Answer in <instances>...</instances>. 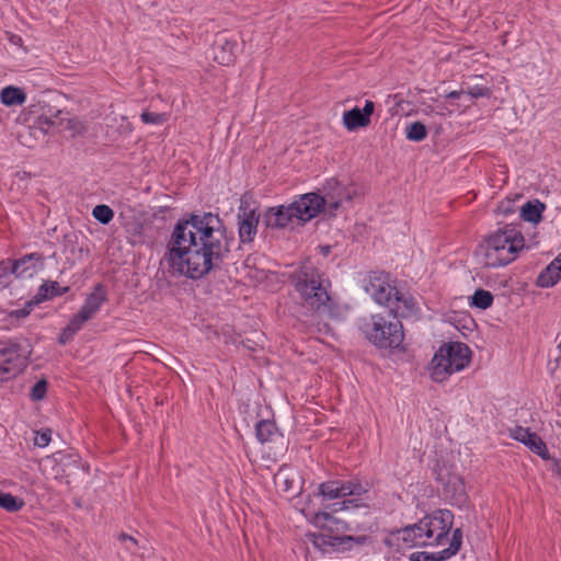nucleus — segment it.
I'll use <instances>...</instances> for the list:
<instances>
[{"label": "nucleus", "instance_id": "2eb2a0df", "mask_svg": "<svg viewBox=\"0 0 561 561\" xmlns=\"http://www.w3.org/2000/svg\"><path fill=\"white\" fill-rule=\"evenodd\" d=\"M375 111V103L366 100L364 107L360 110L355 106L343 114V124L347 130L353 131L358 128L367 127L370 124V116Z\"/></svg>", "mask_w": 561, "mask_h": 561}, {"label": "nucleus", "instance_id": "c03bdc74", "mask_svg": "<svg viewBox=\"0 0 561 561\" xmlns=\"http://www.w3.org/2000/svg\"><path fill=\"white\" fill-rule=\"evenodd\" d=\"M66 128L72 130L73 135H83L87 131L85 125L77 118L67 119Z\"/></svg>", "mask_w": 561, "mask_h": 561}, {"label": "nucleus", "instance_id": "ddd939ff", "mask_svg": "<svg viewBox=\"0 0 561 561\" xmlns=\"http://www.w3.org/2000/svg\"><path fill=\"white\" fill-rule=\"evenodd\" d=\"M318 494L328 500H335L346 496H360L367 489L357 481L331 480L319 484Z\"/></svg>", "mask_w": 561, "mask_h": 561}, {"label": "nucleus", "instance_id": "4468645a", "mask_svg": "<svg viewBox=\"0 0 561 561\" xmlns=\"http://www.w3.org/2000/svg\"><path fill=\"white\" fill-rule=\"evenodd\" d=\"M511 437L523 443L542 459L550 458L546 443L537 433L531 432L530 428L517 425L511 430Z\"/></svg>", "mask_w": 561, "mask_h": 561}, {"label": "nucleus", "instance_id": "5701e85b", "mask_svg": "<svg viewBox=\"0 0 561 561\" xmlns=\"http://www.w3.org/2000/svg\"><path fill=\"white\" fill-rule=\"evenodd\" d=\"M545 209L546 204L539 199L528 201L520 208V218L531 224H539L542 220Z\"/></svg>", "mask_w": 561, "mask_h": 561}, {"label": "nucleus", "instance_id": "e433bc0d", "mask_svg": "<svg viewBox=\"0 0 561 561\" xmlns=\"http://www.w3.org/2000/svg\"><path fill=\"white\" fill-rule=\"evenodd\" d=\"M461 543H462V530L460 528H456L453 531V537L449 542V546L444 550L447 552L449 558H451L455 554H457V552L460 550Z\"/></svg>", "mask_w": 561, "mask_h": 561}, {"label": "nucleus", "instance_id": "a878e982", "mask_svg": "<svg viewBox=\"0 0 561 561\" xmlns=\"http://www.w3.org/2000/svg\"><path fill=\"white\" fill-rule=\"evenodd\" d=\"M277 433V426L273 421L261 420L255 425V436L262 444L272 442Z\"/></svg>", "mask_w": 561, "mask_h": 561}, {"label": "nucleus", "instance_id": "423d86ee", "mask_svg": "<svg viewBox=\"0 0 561 561\" xmlns=\"http://www.w3.org/2000/svg\"><path fill=\"white\" fill-rule=\"evenodd\" d=\"M365 337L380 350L400 348L404 332L400 318L394 316L371 314L360 327Z\"/></svg>", "mask_w": 561, "mask_h": 561}, {"label": "nucleus", "instance_id": "f704fd0d", "mask_svg": "<svg viewBox=\"0 0 561 561\" xmlns=\"http://www.w3.org/2000/svg\"><path fill=\"white\" fill-rule=\"evenodd\" d=\"M423 518L420 519V522L411 525L413 528H414V533H415V540H416V543L419 547H423V546H433V542L430 538V536L427 535V531L425 530L426 527L423 529Z\"/></svg>", "mask_w": 561, "mask_h": 561}, {"label": "nucleus", "instance_id": "ea45409f", "mask_svg": "<svg viewBox=\"0 0 561 561\" xmlns=\"http://www.w3.org/2000/svg\"><path fill=\"white\" fill-rule=\"evenodd\" d=\"M48 382L45 379H41L32 387L31 398L34 401H39L45 398L47 392Z\"/></svg>", "mask_w": 561, "mask_h": 561}, {"label": "nucleus", "instance_id": "09e8293b", "mask_svg": "<svg viewBox=\"0 0 561 561\" xmlns=\"http://www.w3.org/2000/svg\"><path fill=\"white\" fill-rule=\"evenodd\" d=\"M552 471L561 479V459H553Z\"/></svg>", "mask_w": 561, "mask_h": 561}, {"label": "nucleus", "instance_id": "20e7f679", "mask_svg": "<svg viewBox=\"0 0 561 561\" xmlns=\"http://www.w3.org/2000/svg\"><path fill=\"white\" fill-rule=\"evenodd\" d=\"M365 290L377 304L387 307L389 316L394 318L414 317L419 311L414 298L399 291L387 273L371 272L365 279Z\"/></svg>", "mask_w": 561, "mask_h": 561}, {"label": "nucleus", "instance_id": "c756f323", "mask_svg": "<svg viewBox=\"0 0 561 561\" xmlns=\"http://www.w3.org/2000/svg\"><path fill=\"white\" fill-rule=\"evenodd\" d=\"M24 506V501L11 493L0 491V507L10 513L19 512Z\"/></svg>", "mask_w": 561, "mask_h": 561}, {"label": "nucleus", "instance_id": "f257e3e1", "mask_svg": "<svg viewBox=\"0 0 561 561\" xmlns=\"http://www.w3.org/2000/svg\"><path fill=\"white\" fill-rule=\"evenodd\" d=\"M232 241L218 214H186L175 224L163 260L172 274L201 279L222 268Z\"/></svg>", "mask_w": 561, "mask_h": 561}, {"label": "nucleus", "instance_id": "3c124183", "mask_svg": "<svg viewBox=\"0 0 561 561\" xmlns=\"http://www.w3.org/2000/svg\"><path fill=\"white\" fill-rule=\"evenodd\" d=\"M324 252H325V254H328L330 252V247H325Z\"/></svg>", "mask_w": 561, "mask_h": 561}, {"label": "nucleus", "instance_id": "1a4fd4ad", "mask_svg": "<svg viewBox=\"0 0 561 561\" xmlns=\"http://www.w3.org/2000/svg\"><path fill=\"white\" fill-rule=\"evenodd\" d=\"M435 479L443 485L444 499L451 505L462 507L466 506L469 496L466 490L463 478L449 470L445 465H437L434 469Z\"/></svg>", "mask_w": 561, "mask_h": 561}, {"label": "nucleus", "instance_id": "2f4dec72", "mask_svg": "<svg viewBox=\"0 0 561 561\" xmlns=\"http://www.w3.org/2000/svg\"><path fill=\"white\" fill-rule=\"evenodd\" d=\"M92 216L100 224L107 225L113 220L114 211L110 206H107L105 204H100L93 208Z\"/></svg>", "mask_w": 561, "mask_h": 561}, {"label": "nucleus", "instance_id": "49530a36", "mask_svg": "<svg viewBox=\"0 0 561 561\" xmlns=\"http://www.w3.org/2000/svg\"><path fill=\"white\" fill-rule=\"evenodd\" d=\"M75 334L76 333L72 332V330L68 325H66L58 336V343L61 345H66L73 339Z\"/></svg>", "mask_w": 561, "mask_h": 561}, {"label": "nucleus", "instance_id": "cd10ccee", "mask_svg": "<svg viewBox=\"0 0 561 561\" xmlns=\"http://www.w3.org/2000/svg\"><path fill=\"white\" fill-rule=\"evenodd\" d=\"M493 300L494 297L491 291L479 288L471 296L470 305L481 310H485L492 306Z\"/></svg>", "mask_w": 561, "mask_h": 561}, {"label": "nucleus", "instance_id": "bb28decb", "mask_svg": "<svg viewBox=\"0 0 561 561\" xmlns=\"http://www.w3.org/2000/svg\"><path fill=\"white\" fill-rule=\"evenodd\" d=\"M311 541L316 548L325 551L328 547H341V535H331L327 531L312 534Z\"/></svg>", "mask_w": 561, "mask_h": 561}, {"label": "nucleus", "instance_id": "37998d69", "mask_svg": "<svg viewBox=\"0 0 561 561\" xmlns=\"http://www.w3.org/2000/svg\"><path fill=\"white\" fill-rule=\"evenodd\" d=\"M51 439V431L49 428L36 433L34 438L35 446L46 447Z\"/></svg>", "mask_w": 561, "mask_h": 561}, {"label": "nucleus", "instance_id": "a19ab883", "mask_svg": "<svg viewBox=\"0 0 561 561\" xmlns=\"http://www.w3.org/2000/svg\"><path fill=\"white\" fill-rule=\"evenodd\" d=\"M41 301H37V297L35 296L34 299L27 301L25 304V306L21 309H16V310H13L11 312V316L18 318V319H22V318H25L30 314V312L32 311L33 307L37 304H39Z\"/></svg>", "mask_w": 561, "mask_h": 561}, {"label": "nucleus", "instance_id": "0eeeda50", "mask_svg": "<svg viewBox=\"0 0 561 561\" xmlns=\"http://www.w3.org/2000/svg\"><path fill=\"white\" fill-rule=\"evenodd\" d=\"M471 360V351L462 342L442 345L431 362V378L435 382L445 381L451 374L465 369Z\"/></svg>", "mask_w": 561, "mask_h": 561}, {"label": "nucleus", "instance_id": "473e14b6", "mask_svg": "<svg viewBox=\"0 0 561 561\" xmlns=\"http://www.w3.org/2000/svg\"><path fill=\"white\" fill-rule=\"evenodd\" d=\"M427 135L426 127L421 122H414L407 128V138L412 141H422Z\"/></svg>", "mask_w": 561, "mask_h": 561}, {"label": "nucleus", "instance_id": "72a5a7b5", "mask_svg": "<svg viewBox=\"0 0 561 561\" xmlns=\"http://www.w3.org/2000/svg\"><path fill=\"white\" fill-rule=\"evenodd\" d=\"M414 528L409 525L402 529H399L396 533V538L398 541H402L405 547H416L415 533Z\"/></svg>", "mask_w": 561, "mask_h": 561}, {"label": "nucleus", "instance_id": "6e6552de", "mask_svg": "<svg viewBox=\"0 0 561 561\" xmlns=\"http://www.w3.org/2000/svg\"><path fill=\"white\" fill-rule=\"evenodd\" d=\"M359 506H364L359 499L344 500L341 503H334L332 505V512L321 511L310 513V522L322 531H327L331 535H341L352 528L347 520L335 517L333 513L339 511H348L350 507ZM365 507H367V505H365ZM306 516H309V514H306Z\"/></svg>", "mask_w": 561, "mask_h": 561}, {"label": "nucleus", "instance_id": "6ab92c4d", "mask_svg": "<svg viewBox=\"0 0 561 561\" xmlns=\"http://www.w3.org/2000/svg\"><path fill=\"white\" fill-rule=\"evenodd\" d=\"M237 49L236 41H229L225 35H218L213 46L214 59L220 65L229 66L236 59Z\"/></svg>", "mask_w": 561, "mask_h": 561}, {"label": "nucleus", "instance_id": "412c9836", "mask_svg": "<svg viewBox=\"0 0 561 561\" xmlns=\"http://www.w3.org/2000/svg\"><path fill=\"white\" fill-rule=\"evenodd\" d=\"M106 299V290L104 286L102 284H98L94 286L93 291L88 295L80 310L92 319Z\"/></svg>", "mask_w": 561, "mask_h": 561}, {"label": "nucleus", "instance_id": "f8f14e48", "mask_svg": "<svg viewBox=\"0 0 561 561\" xmlns=\"http://www.w3.org/2000/svg\"><path fill=\"white\" fill-rule=\"evenodd\" d=\"M19 344H10L0 350V377L8 379L22 373L27 366V357Z\"/></svg>", "mask_w": 561, "mask_h": 561}, {"label": "nucleus", "instance_id": "a18cd8bd", "mask_svg": "<svg viewBox=\"0 0 561 561\" xmlns=\"http://www.w3.org/2000/svg\"><path fill=\"white\" fill-rule=\"evenodd\" d=\"M126 232L131 233L134 236H141L144 226L139 221L126 222L124 225Z\"/></svg>", "mask_w": 561, "mask_h": 561}, {"label": "nucleus", "instance_id": "7ed1b4c3", "mask_svg": "<svg viewBox=\"0 0 561 561\" xmlns=\"http://www.w3.org/2000/svg\"><path fill=\"white\" fill-rule=\"evenodd\" d=\"M324 202L318 193L302 194L289 205L267 208L262 217L263 225L270 229H284L294 222L305 225L322 211Z\"/></svg>", "mask_w": 561, "mask_h": 561}, {"label": "nucleus", "instance_id": "58836bf2", "mask_svg": "<svg viewBox=\"0 0 561 561\" xmlns=\"http://www.w3.org/2000/svg\"><path fill=\"white\" fill-rule=\"evenodd\" d=\"M90 320L89 316L83 313L81 310L76 313L70 321L68 322V327L72 330V332H79L85 322Z\"/></svg>", "mask_w": 561, "mask_h": 561}, {"label": "nucleus", "instance_id": "a211bd4d", "mask_svg": "<svg viewBox=\"0 0 561 561\" xmlns=\"http://www.w3.org/2000/svg\"><path fill=\"white\" fill-rule=\"evenodd\" d=\"M334 183V188L332 193H327L325 196H322L324 202V208L322 210H327L330 216H335V211L341 206L342 202H351L355 191H351L342 186L337 181L331 180L328 182L329 185Z\"/></svg>", "mask_w": 561, "mask_h": 561}, {"label": "nucleus", "instance_id": "f3484780", "mask_svg": "<svg viewBox=\"0 0 561 561\" xmlns=\"http://www.w3.org/2000/svg\"><path fill=\"white\" fill-rule=\"evenodd\" d=\"M274 484L278 492L289 499L299 494L301 490L298 474L286 468H280L274 474Z\"/></svg>", "mask_w": 561, "mask_h": 561}, {"label": "nucleus", "instance_id": "f03ea898", "mask_svg": "<svg viewBox=\"0 0 561 561\" xmlns=\"http://www.w3.org/2000/svg\"><path fill=\"white\" fill-rule=\"evenodd\" d=\"M304 308L320 313L331 312L333 301L328 293L331 283L317 267L304 263L288 276Z\"/></svg>", "mask_w": 561, "mask_h": 561}, {"label": "nucleus", "instance_id": "79ce46f5", "mask_svg": "<svg viewBox=\"0 0 561 561\" xmlns=\"http://www.w3.org/2000/svg\"><path fill=\"white\" fill-rule=\"evenodd\" d=\"M467 93L473 98V99H478V98H490L491 96V89L488 88V87H484V85H474V87H471L469 88V90L467 91Z\"/></svg>", "mask_w": 561, "mask_h": 561}, {"label": "nucleus", "instance_id": "393cba45", "mask_svg": "<svg viewBox=\"0 0 561 561\" xmlns=\"http://www.w3.org/2000/svg\"><path fill=\"white\" fill-rule=\"evenodd\" d=\"M0 100L7 106L22 105L26 100V94L21 88L8 85L2 89Z\"/></svg>", "mask_w": 561, "mask_h": 561}, {"label": "nucleus", "instance_id": "c85d7f7f", "mask_svg": "<svg viewBox=\"0 0 561 561\" xmlns=\"http://www.w3.org/2000/svg\"><path fill=\"white\" fill-rule=\"evenodd\" d=\"M61 112L57 111L56 114H42L35 121V124L42 129L44 133H48L51 127H56L62 124L64 118L60 117Z\"/></svg>", "mask_w": 561, "mask_h": 561}, {"label": "nucleus", "instance_id": "4c0bfd02", "mask_svg": "<svg viewBox=\"0 0 561 561\" xmlns=\"http://www.w3.org/2000/svg\"><path fill=\"white\" fill-rule=\"evenodd\" d=\"M368 541H369V537L366 535H362V536L341 535V547L343 549H351L352 543L364 546Z\"/></svg>", "mask_w": 561, "mask_h": 561}, {"label": "nucleus", "instance_id": "9b49d317", "mask_svg": "<svg viewBox=\"0 0 561 561\" xmlns=\"http://www.w3.org/2000/svg\"><path fill=\"white\" fill-rule=\"evenodd\" d=\"M454 514L449 510H435L423 517V529L426 527L433 546L442 545L453 527Z\"/></svg>", "mask_w": 561, "mask_h": 561}, {"label": "nucleus", "instance_id": "de8ad7c7", "mask_svg": "<svg viewBox=\"0 0 561 561\" xmlns=\"http://www.w3.org/2000/svg\"><path fill=\"white\" fill-rule=\"evenodd\" d=\"M13 265V261H1L0 262V283H3V278L9 274H13L11 272V266Z\"/></svg>", "mask_w": 561, "mask_h": 561}, {"label": "nucleus", "instance_id": "9d476101", "mask_svg": "<svg viewBox=\"0 0 561 561\" xmlns=\"http://www.w3.org/2000/svg\"><path fill=\"white\" fill-rule=\"evenodd\" d=\"M237 218L240 242H252L257 232L260 214H257L255 202L252 199L250 195L244 194L241 197Z\"/></svg>", "mask_w": 561, "mask_h": 561}, {"label": "nucleus", "instance_id": "c9c22d12", "mask_svg": "<svg viewBox=\"0 0 561 561\" xmlns=\"http://www.w3.org/2000/svg\"><path fill=\"white\" fill-rule=\"evenodd\" d=\"M169 116L165 113H153L144 111L140 115V119L144 124L162 125L168 121Z\"/></svg>", "mask_w": 561, "mask_h": 561}, {"label": "nucleus", "instance_id": "aec40b11", "mask_svg": "<svg viewBox=\"0 0 561 561\" xmlns=\"http://www.w3.org/2000/svg\"><path fill=\"white\" fill-rule=\"evenodd\" d=\"M561 279V253L538 275L536 284L541 288H550Z\"/></svg>", "mask_w": 561, "mask_h": 561}, {"label": "nucleus", "instance_id": "dca6fc26", "mask_svg": "<svg viewBox=\"0 0 561 561\" xmlns=\"http://www.w3.org/2000/svg\"><path fill=\"white\" fill-rule=\"evenodd\" d=\"M45 257L42 253H30L22 257L14 260L11 266V272L16 277L30 278L43 268Z\"/></svg>", "mask_w": 561, "mask_h": 561}, {"label": "nucleus", "instance_id": "8fccbe9b", "mask_svg": "<svg viewBox=\"0 0 561 561\" xmlns=\"http://www.w3.org/2000/svg\"><path fill=\"white\" fill-rule=\"evenodd\" d=\"M461 94H462V91H451L448 94H446V99L458 100Z\"/></svg>", "mask_w": 561, "mask_h": 561}, {"label": "nucleus", "instance_id": "4be33fe9", "mask_svg": "<svg viewBox=\"0 0 561 561\" xmlns=\"http://www.w3.org/2000/svg\"><path fill=\"white\" fill-rule=\"evenodd\" d=\"M117 540L121 543L122 550L129 557H145V550H147L146 540H139L133 535H128L124 531L117 535Z\"/></svg>", "mask_w": 561, "mask_h": 561}, {"label": "nucleus", "instance_id": "b1692460", "mask_svg": "<svg viewBox=\"0 0 561 561\" xmlns=\"http://www.w3.org/2000/svg\"><path fill=\"white\" fill-rule=\"evenodd\" d=\"M70 290L69 286L61 287L58 282L48 280L43 283L36 294L37 301L50 300L55 297L62 296Z\"/></svg>", "mask_w": 561, "mask_h": 561}, {"label": "nucleus", "instance_id": "39448f33", "mask_svg": "<svg viewBox=\"0 0 561 561\" xmlns=\"http://www.w3.org/2000/svg\"><path fill=\"white\" fill-rule=\"evenodd\" d=\"M486 264L492 267L512 263L519 251L525 248L522 232L512 225H506L486 239Z\"/></svg>", "mask_w": 561, "mask_h": 561}, {"label": "nucleus", "instance_id": "7c9ffc66", "mask_svg": "<svg viewBox=\"0 0 561 561\" xmlns=\"http://www.w3.org/2000/svg\"><path fill=\"white\" fill-rule=\"evenodd\" d=\"M448 559L450 558L444 549L437 552L417 551L410 556L411 561H446Z\"/></svg>", "mask_w": 561, "mask_h": 561}]
</instances>
